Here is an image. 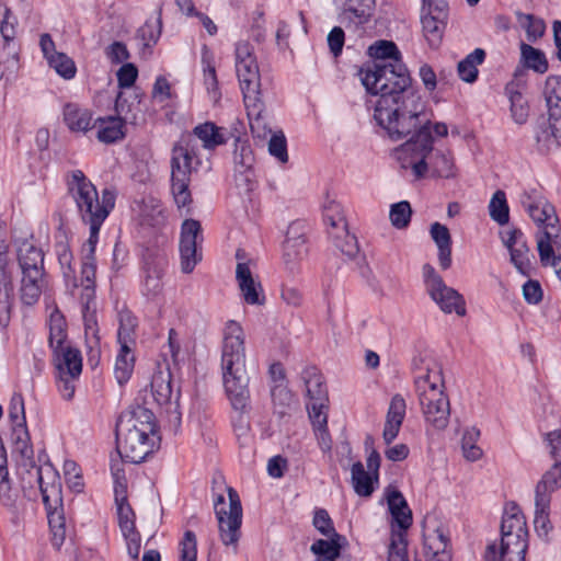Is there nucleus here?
Segmentation results:
<instances>
[{
	"label": "nucleus",
	"mask_w": 561,
	"mask_h": 561,
	"mask_svg": "<svg viewBox=\"0 0 561 561\" xmlns=\"http://www.w3.org/2000/svg\"><path fill=\"white\" fill-rule=\"evenodd\" d=\"M551 232L546 231L537 240V249L540 261L543 265H551L561 282V251L556 254L551 245Z\"/></svg>",
	"instance_id": "58836bf2"
},
{
	"label": "nucleus",
	"mask_w": 561,
	"mask_h": 561,
	"mask_svg": "<svg viewBox=\"0 0 561 561\" xmlns=\"http://www.w3.org/2000/svg\"><path fill=\"white\" fill-rule=\"evenodd\" d=\"M12 440L14 451L25 459H32L34 455L33 447L30 443V434L26 425L12 427Z\"/></svg>",
	"instance_id": "bf43d9fd"
},
{
	"label": "nucleus",
	"mask_w": 561,
	"mask_h": 561,
	"mask_svg": "<svg viewBox=\"0 0 561 561\" xmlns=\"http://www.w3.org/2000/svg\"><path fill=\"white\" fill-rule=\"evenodd\" d=\"M220 366L225 391L232 409L240 414L248 413L250 379L245 369V334L234 320H229L224 328Z\"/></svg>",
	"instance_id": "f03ea898"
},
{
	"label": "nucleus",
	"mask_w": 561,
	"mask_h": 561,
	"mask_svg": "<svg viewBox=\"0 0 561 561\" xmlns=\"http://www.w3.org/2000/svg\"><path fill=\"white\" fill-rule=\"evenodd\" d=\"M48 524L51 533V543L59 549L66 538V520L61 511L48 513Z\"/></svg>",
	"instance_id": "052dcab7"
},
{
	"label": "nucleus",
	"mask_w": 561,
	"mask_h": 561,
	"mask_svg": "<svg viewBox=\"0 0 561 561\" xmlns=\"http://www.w3.org/2000/svg\"><path fill=\"white\" fill-rule=\"evenodd\" d=\"M520 203L528 215L539 227L545 228L541 236L554 228L559 222L554 206L536 190L524 192L520 196Z\"/></svg>",
	"instance_id": "ddd939ff"
},
{
	"label": "nucleus",
	"mask_w": 561,
	"mask_h": 561,
	"mask_svg": "<svg viewBox=\"0 0 561 561\" xmlns=\"http://www.w3.org/2000/svg\"><path fill=\"white\" fill-rule=\"evenodd\" d=\"M198 164L196 144L192 136L182 137L173 145L170 160L171 193L179 209L192 203L191 176Z\"/></svg>",
	"instance_id": "0eeeda50"
},
{
	"label": "nucleus",
	"mask_w": 561,
	"mask_h": 561,
	"mask_svg": "<svg viewBox=\"0 0 561 561\" xmlns=\"http://www.w3.org/2000/svg\"><path fill=\"white\" fill-rule=\"evenodd\" d=\"M57 374L80 376L82 371V356L78 348L71 345L53 351Z\"/></svg>",
	"instance_id": "a878e982"
},
{
	"label": "nucleus",
	"mask_w": 561,
	"mask_h": 561,
	"mask_svg": "<svg viewBox=\"0 0 561 561\" xmlns=\"http://www.w3.org/2000/svg\"><path fill=\"white\" fill-rule=\"evenodd\" d=\"M167 262L162 257L147 260L144 267L141 291L148 298H156L162 293V277Z\"/></svg>",
	"instance_id": "412c9836"
},
{
	"label": "nucleus",
	"mask_w": 561,
	"mask_h": 561,
	"mask_svg": "<svg viewBox=\"0 0 561 561\" xmlns=\"http://www.w3.org/2000/svg\"><path fill=\"white\" fill-rule=\"evenodd\" d=\"M237 148L234 151V181L237 186L251 190L254 179L253 163L254 157L252 149L245 142H241L237 139Z\"/></svg>",
	"instance_id": "6ab92c4d"
},
{
	"label": "nucleus",
	"mask_w": 561,
	"mask_h": 561,
	"mask_svg": "<svg viewBox=\"0 0 561 561\" xmlns=\"http://www.w3.org/2000/svg\"><path fill=\"white\" fill-rule=\"evenodd\" d=\"M136 328V318L129 312H123L119 316V328L117 332V340L124 348L133 347L135 344L134 332Z\"/></svg>",
	"instance_id": "5fc2aeb1"
},
{
	"label": "nucleus",
	"mask_w": 561,
	"mask_h": 561,
	"mask_svg": "<svg viewBox=\"0 0 561 561\" xmlns=\"http://www.w3.org/2000/svg\"><path fill=\"white\" fill-rule=\"evenodd\" d=\"M360 80L367 92L378 95L374 118L392 140L410 137L397 149L402 169L413 176H425L424 154L431 151L428 121L423 118L424 103L413 89L403 62H374L360 69Z\"/></svg>",
	"instance_id": "f257e3e1"
},
{
	"label": "nucleus",
	"mask_w": 561,
	"mask_h": 561,
	"mask_svg": "<svg viewBox=\"0 0 561 561\" xmlns=\"http://www.w3.org/2000/svg\"><path fill=\"white\" fill-rule=\"evenodd\" d=\"M448 18V4L444 0H423L422 30L430 47L438 48L442 44Z\"/></svg>",
	"instance_id": "9d476101"
},
{
	"label": "nucleus",
	"mask_w": 561,
	"mask_h": 561,
	"mask_svg": "<svg viewBox=\"0 0 561 561\" xmlns=\"http://www.w3.org/2000/svg\"><path fill=\"white\" fill-rule=\"evenodd\" d=\"M489 215L497 225L504 226L510 221V207L506 194L502 190H497L491 197L489 203Z\"/></svg>",
	"instance_id": "3c124183"
},
{
	"label": "nucleus",
	"mask_w": 561,
	"mask_h": 561,
	"mask_svg": "<svg viewBox=\"0 0 561 561\" xmlns=\"http://www.w3.org/2000/svg\"><path fill=\"white\" fill-rule=\"evenodd\" d=\"M229 510L225 508L224 495H218L214 502L218 520L219 535L225 546H237L242 524V506L237 491L228 488Z\"/></svg>",
	"instance_id": "6e6552de"
},
{
	"label": "nucleus",
	"mask_w": 561,
	"mask_h": 561,
	"mask_svg": "<svg viewBox=\"0 0 561 561\" xmlns=\"http://www.w3.org/2000/svg\"><path fill=\"white\" fill-rule=\"evenodd\" d=\"M561 488V460H556V462L550 467L549 470L545 472L541 480L538 482L536 486L537 495H547V497L551 499V494Z\"/></svg>",
	"instance_id": "09e8293b"
},
{
	"label": "nucleus",
	"mask_w": 561,
	"mask_h": 561,
	"mask_svg": "<svg viewBox=\"0 0 561 561\" xmlns=\"http://www.w3.org/2000/svg\"><path fill=\"white\" fill-rule=\"evenodd\" d=\"M151 393L153 400L159 405L171 404L173 399L178 402L180 392L179 390L176 392L173 390L172 376L168 366L164 368L159 367L153 374L151 379Z\"/></svg>",
	"instance_id": "4be33fe9"
},
{
	"label": "nucleus",
	"mask_w": 561,
	"mask_h": 561,
	"mask_svg": "<svg viewBox=\"0 0 561 561\" xmlns=\"http://www.w3.org/2000/svg\"><path fill=\"white\" fill-rule=\"evenodd\" d=\"M236 70L243 93V101L261 100V77L252 46L240 42L236 46Z\"/></svg>",
	"instance_id": "1a4fd4ad"
},
{
	"label": "nucleus",
	"mask_w": 561,
	"mask_h": 561,
	"mask_svg": "<svg viewBox=\"0 0 561 561\" xmlns=\"http://www.w3.org/2000/svg\"><path fill=\"white\" fill-rule=\"evenodd\" d=\"M62 119L73 133H87L94 127L92 113L76 103H67L62 110Z\"/></svg>",
	"instance_id": "bb28decb"
},
{
	"label": "nucleus",
	"mask_w": 561,
	"mask_h": 561,
	"mask_svg": "<svg viewBox=\"0 0 561 561\" xmlns=\"http://www.w3.org/2000/svg\"><path fill=\"white\" fill-rule=\"evenodd\" d=\"M510 101L513 119L519 125L525 124L529 116V106L524 95L520 92H514Z\"/></svg>",
	"instance_id": "774afa93"
},
{
	"label": "nucleus",
	"mask_w": 561,
	"mask_h": 561,
	"mask_svg": "<svg viewBox=\"0 0 561 561\" xmlns=\"http://www.w3.org/2000/svg\"><path fill=\"white\" fill-rule=\"evenodd\" d=\"M244 105L253 136L259 139H265L268 135H272V128L264 112L262 100L245 102Z\"/></svg>",
	"instance_id": "c756f323"
},
{
	"label": "nucleus",
	"mask_w": 561,
	"mask_h": 561,
	"mask_svg": "<svg viewBox=\"0 0 561 561\" xmlns=\"http://www.w3.org/2000/svg\"><path fill=\"white\" fill-rule=\"evenodd\" d=\"M309 401H328V391L317 368L308 367L302 374Z\"/></svg>",
	"instance_id": "4c0bfd02"
},
{
	"label": "nucleus",
	"mask_w": 561,
	"mask_h": 561,
	"mask_svg": "<svg viewBox=\"0 0 561 561\" xmlns=\"http://www.w3.org/2000/svg\"><path fill=\"white\" fill-rule=\"evenodd\" d=\"M448 542V537L440 528H437L433 534L426 535L424 547L427 550V554H431L427 561H451V557L446 550Z\"/></svg>",
	"instance_id": "c9c22d12"
},
{
	"label": "nucleus",
	"mask_w": 561,
	"mask_h": 561,
	"mask_svg": "<svg viewBox=\"0 0 561 561\" xmlns=\"http://www.w3.org/2000/svg\"><path fill=\"white\" fill-rule=\"evenodd\" d=\"M68 191L76 203L81 220L90 227L91 243L98 242L100 228L115 206L114 193L103 190L100 199L96 187L81 170L71 172Z\"/></svg>",
	"instance_id": "7ed1b4c3"
},
{
	"label": "nucleus",
	"mask_w": 561,
	"mask_h": 561,
	"mask_svg": "<svg viewBox=\"0 0 561 561\" xmlns=\"http://www.w3.org/2000/svg\"><path fill=\"white\" fill-rule=\"evenodd\" d=\"M271 398L274 413L283 417L295 409V399L287 386H271Z\"/></svg>",
	"instance_id": "37998d69"
},
{
	"label": "nucleus",
	"mask_w": 561,
	"mask_h": 561,
	"mask_svg": "<svg viewBox=\"0 0 561 561\" xmlns=\"http://www.w3.org/2000/svg\"><path fill=\"white\" fill-rule=\"evenodd\" d=\"M118 525L123 536H133L136 531L135 513L128 502L115 503Z\"/></svg>",
	"instance_id": "e2e57ef3"
},
{
	"label": "nucleus",
	"mask_w": 561,
	"mask_h": 561,
	"mask_svg": "<svg viewBox=\"0 0 561 561\" xmlns=\"http://www.w3.org/2000/svg\"><path fill=\"white\" fill-rule=\"evenodd\" d=\"M427 170L430 167L435 175L439 178L449 179L455 175L454 159L449 151L436 149L427 156Z\"/></svg>",
	"instance_id": "a19ab883"
},
{
	"label": "nucleus",
	"mask_w": 561,
	"mask_h": 561,
	"mask_svg": "<svg viewBox=\"0 0 561 561\" xmlns=\"http://www.w3.org/2000/svg\"><path fill=\"white\" fill-rule=\"evenodd\" d=\"M351 474L355 493L359 496H370L375 490L374 482H377L375 476L366 471L360 461L353 463Z\"/></svg>",
	"instance_id": "ea45409f"
},
{
	"label": "nucleus",
	"mask_w": 561,
	"mask_h": 561,
	"mask_svg": "<svg viewBox=\"0 0 561 561\" xmlns=\"http://www.w3.org/2000/svg\"><path fill=\"white\" fill-rule=\"evenodd\" d=\"M427 293L443 312H455L460 317L466 314L463 297L456 289L447 286L445 282L431 288Z\"/></svg>",
	"instance_id": "aec40b11"
},
{
	"label": "nucleus",
	"mask_w": 561,
	"mask_h": 561,
	"mask_svg": "<svg viewBox=\"0 0 561 561\" xmlns=\"http://www.w3.org/2000/svg\"><path fill=\"white\" fill-rule=\"evenodd\" d=\"M345 542V537L334 534L331 539H318L311 547V552L316 556L314 561H336L340 557L341 549Z\"/></svg>",
	"instance_id": "2f4dec72"
},
{
	"label": "nucleus",
	"mask_w": 561,
	"mask_h": 561,
	"mask_svg": "<svg viewBox=\"0 0 561 561\" xmlns=\"http://www.w3.org/2000/svg\"><path fill=\"white\" fill-rule=\"evenodd\" d=\"M98 242L91 243V239H88L87 242L83 244L82 252L83 257L81 262V272H80V284L79 286L82 287L81 293V300H85V308L88 309L89 304L93 301L94 295H95V272H96V265H95V247Z\"/></svg>",
	"instance_id": "f3484780"
},
{
	"label": "nucleus",
	"mask_w": 561,
	"mask_h": 561,
	"mask_svg": "<svg viewBox=\"0 0 561 561\" xmlns=\"http://www.w3.org/2000/svg\"><path fill=\"white\" fill-rule=\"evenodd\" d=\"M140 225L150 228H162L167 222L165 210L161 203L154 198L142 202L139 213Z\"/></svg>",
	"instance_id": "473e14b6"
},
{
	"label": "nucleus",
	"mask_w": 561,
	"mask_h": 561,
	"mask_svg": "<svg viewBox=\"0 0 561 561\" xmlns=\"http://www.w3.org/2000/svg\"><path fill=\"white\" fill-rule=\"evenodd\" d=\"M528 547V528L526 518L518 506L505 507L501 522L500 545H489L486 561H525Z\"/></svg>",
	"instance_id": "423d86ee"
},
{
	"label": "nucleus",
	"mask_w": 561,
	"mask_h": 561,
	"mask_svg": "<svg viewBox=\"0 0 561 561\" xmlns=\"http://www.w3.org/2000/svg\"><path fill=\"white\" fill-rule=\"evenodd\" d=\"M516 18L519 25L526 31L528 41L535 42L543 35L545 23L542 20L522 12H517Z\"/></svg>",
	"instance_id": "13d9d810"
},
{
	"label": "nucleus",
	"mask_w": 561,
	"mask_h": 561,
	"mask_svg": "<svg viewBox=\"0 0 561 561\" xmlns=\"http://www.w3.org/2000/svg\"><path fill=\"white\" fill-rule=\"evenodd\" d=\"M407 404L401 394H394L391 398L386 416L382 437L386 444L392 443L399 434L402 422L405 416Z\"/></svg>",
	"instance_id": "b1692460"
},
{
	"label": "nucleus",
	"mask_w": 561,
	"mask_h": 561,
	"mask_svg": "<svg viewBox=\"0 0 561 561\" xmlns=\"http://www.w3.org/2000/svg\"><path fill=\"white\" fill-rule=\"evenodd\" d=\"M267 149L270 154L277 159L278 162L284 164L288 161L287 141L282 130L271 135Z\"/></svg>",
	"instance_id": "69168bd1"
},
{
	"label": "nucleus",
	"mask_w": 561,
	"mask_h": 561,
	"mask_svg": "<svg viewBox=\"0 0 561 561\" xmlns=\"http://www.w3.org/2000/svg\"><path fill=\"white\" fill-rule=\"evenodd\" d=\"M520 55L522 60L527 68L541 75L548 71V60L543 51H541L540 49L535 48L531 45L522 43Z\"/></svg>",
	"instance_id": "8fccbe9b"
},
{
	"label": "nucleus",
	"mask_w": 561,
	"mask_h": 561,
	"mask_svg": "<svg viewBox=\"0 0 561 561\" xmlns=\"http://www.w3.org/2000/svg\"><path fill=\"white\" fill-rule=\"evenodd\" d=\"M388 508L397 526L407 530L412 525V511L410 510L403 494L397 490H387Z\"/></svg>",
	"instance_id": "cd10ccee"
},
{
	"label": "nucleus",
	"mask_w": 561,
	"mask_h": 561,
	"mask_svg": "<svg viewBox=\"0 0 561 561\" xmlns=\"http://www.w3.org/2000/svg\"><path fill=\"white\" fill-rule=\"evenodd\" d=\"M479 437L480 431L476 427L467 428L463 432L461 438V450L463 457L469 461L479 460L483 455L482 449L477 445Z\"/></svg>",
	"instance_id": "864d4df0"
},
{
	"label": "nucleus",
	"mask_w": 561,
	"mask_h": 561,
	"mask_svg": "<svg viewBox=\"0 0 561 561\" xmlns=\"http://www.w3.org/2000/svg\"><path fill=\"white\" fill-rule=\"evenodd\" d=\"M551 499L547 495H537L535 500L536 511L534 525L537 534L540 537H547L552 529V524L549 518Z\"/></svg>",
	"instance_id": "c03bdc74"
},
{
	"label": "nucleus",
	"mask_w": 561,
	"mask_h": 561,
	"mask_svg": "<svg viewBox=\"0 0 561 561\" xmlns=\"http://www.w3.org/2000/svg\"><path fill=\"white\" fill-rule=\"evenodd\" d=\"M135 357L131 347L124 348L121 346L119 353L116 357L114 374L118 383H125L131 376L134 370Z\"/></svg>",
	"instance_id": "603ef678"
},
{
	"label": "nucleus",
	"mask_w": 561,
	"mask_h": 561,
	"mask_svg": "<svg viewBox=\"0 0 561 561\" xmlns=\"http://www.w3.org/2000/svg\"><path fill=\"white\" fill-rule=\"evenodd\" d=\"M20 46L15 41L3 42L0 51V64L4 66V70L14 73L19 69Z\"/></svg>",
	"instance_id": "680f3d73"
},
{
	"label": "nucleus",
	"mask_w": 561,
	"mask_h": 561,
	"mask_svg": "<svg viewBox=\"0 0 561 561\" xmlns=\"http://www.w3.org/2000/svg\"><path fill=\"white\" fill-rule=\"evenodd\" d=\"M56 254L67 286L71 289L78 288L79 285L76 277V270L72 266L73 255L69 245L65 242L57 243Z\"/></svg>",
	"instance_id": "a18cd8bd"
},
{
	"label": "nucleus",
	"mask_w": 561,
	"mask_h": 561,
	"mask_svg": "<svg viewBox=\"0 0 561 561\" xmlns=\"http://www.w3.org/2000/svg\"><path fill=\"white\" fill-rule=\"evenodd\" d=\"M485 51L482 48H476L465 59L459 61L457 71L459 78L468 83H472L478 78V66L483 64Z\"/></svg>",
	"instance_id": "79ce46f5"
},
{
	"label": "nucleus",
	"mask_w": 561,
	"mask_h": 561,
	"mask_svg": "<svg viewBox=\"0 0 561 561\" xmlns=\"http://www.w3.org/2000/svg\"><path fill=\"white\" fill-rule=\"evenodd\" d=\"M430 234L438 249V262L442 270L451 265V236L449 229L439 222L431 225Z\"/></svg>",
	"instance_id": "7c9ffc66"
},
{
	"label": "nucleus",
	"mask_w": 561,
	"mask_h": 561,
	"mask_svg": "<svg viewBox=\"0 0 561 561\" xmlns=\"http://www.w3.org/2000/svg\"><path fill=\"white\" fill-rule=\"evenodd\" d=\"M203 241L202 226L199 221L186 219L181 227L180 256L181 270L183 273L193 272L196 264L202 260V252L197 247Z\"/></svg>",
	"instance_id": "9b49d317"
},
{
	"label": "nucleus",
	"mask_w": 561,
	"mask_h": 561,
	"mask_svg": "<svg viewBox=\"0 0 561 561\" xmlns=\"http://www.w3.org/2000/svg\"><path fill=\"white\" fill-rule=\"evenodd\" d=\"M49 346L53 351L69 346L66 332V320L59 311H54L49 317Z\"/></svg>",
	"instance_id": "49530a36"
},
{
	"label": "nucleus",
	"mask_w": 561,
	"mask_h": 561,
	"mask_svg": "<svg viewBox=\"0 0 561 561\" xmlns=\"http://www.w3.org/2000/svg\"><path fill=\"white\" fill-rule=\"evenodd\" d=\"M236 279L244 301L249 305H263L265 296L261 282L252 273V261L247 260L244 251L240 249L236 252Z\"/></svg>",
	"instance_id": "f8f14e48"
},
{
	"label": "nucleus",
	"mask_w": 561,
	"mask_h": 561,
	"mask_svg": "<svg viewBox=\"0 0 561 561\" xmlns=\"http://www.w3.org/2000/svg\"><path fill=\"white\" fill-rule=\"evenodd\" d=\"M412 217V208L408 201H401L390 206L389 219L397 229H404L409 226Z\"/></svg>",
	"instance_id": "4d7b16f0"
},
{
	"label": "nucleus",
	"mask_w": 561,
	"mask_h": 561,
	"mask_svg": "<svg viewBox=\"0 0 561 561\" xmlns=\"http://www.w3.org/2000/svg\"><path fill=\"white\" fill-rule=\"evenodd\" d=\"M503 242L510 251L511 262L523 275H529L531 270V257L529 248L524 239V233L519 229H512L502 236Z\"/></svg>",
	"instance_id": "2eb2a0df"
},
{
	"label": "nucleus",
	"mask_w": 561,
	"mask_h": 561,
	"mask_svg": "<svg viewBox=\"0 0 561 561\" xmlns=\"http://www.w3.org/2000/svg\"><path fill=\"white\" fill-rule=\"evenodd\" d=\"M193 134L203 142V147L207 150H213L227 141L222 128L210 122L197 125L193 129Z\"/></svg>",
	"instance_id": "e433bc0d"
},
{
	"label": "nucleus",
	"mask_w": 561,
	"mask_h": 561,
	"mask_svg": "<svg viewBox=\"0 0 561 561\" xmlns=\"http://www.w3.org/2000/svg\"><path fill=\"white\" fill-rule=\"evenodd\" d=\"M328 401H309L307 409L313 431L319 439L322 450L331 449V438L328 431Z\"/></svg>",
	"instance_id": "5701e85b"
},
{
	"label": "nucleus",
	"mask_w": 561,
	"mask_h": 561,
	"mask_svg": "<svg viewBox=\"0 0 561 561\" xmlns=\"http://www.w3.org/2000/svg\"><path fill=\"white\" fill-rule=\"evenodd\" d=\"M307 254L308 247L301 228L298 225L289 226L283 245V259L286 267L294 272Z\"/></svg>",
	"instance_id": "a211bd4d"
},
{
	"label": "nucleus",
	"mask_w": 561,
	"mask_h": 561,
	"mask_svg": "<svg viewBox=\"0 0 561 561\" xmlns=\"http://www.w3.org/2000/svg\"><path fill=\"white\" fill-rule=\"evenodd\" d=\"M0 8H2L0 21L1 38L3 42L15 41L18 20L5 4H0Z\"/></svg>",
	"instance_id": "338daca9"
},
{
	"label": "nucleus",
	"mask_w": 561,
	"mask_h": 561,
	"mask_svg": "<svg viewBox=\"0 0 561 561\" xmlns=\"http://www.w3.org/2000/svg\"><path fill=\"white\" fill-rule=\"evenodd\" d=\"M545 96L549 110V129L557 144L561 142V77L549 76Z\"/></svg>",
	"instance_id": "4468645a"
},
{
	"label": "nucleus",
	"mask_w": 561,
	"mask_h": 561,
	"mask_svg": "<svg viewBox=\"0 0 561 561\" xmlns=\"http://www.w3.org/2000/svg\"><path fill=\"white\" fill-rule=\"evenodd\" d=\"M368 54L375 62H402L397 45L391 41L380 39L368 47Z\"/></svg>",
	"instance_id": "de8ad7c7"
},
{
	"label": "nucleus",
	"mask_w": 561,
	"mask_h": 561,
	"mask_svg": "<svg viewBox=\"0 0 561 561\" xmlns=\"http://www.w3.org/2000/svg\"><path fill=\"white\" fill-rule=\"evenodd\" d=\"M123 422L117 424V453L122 460L139 463L152 454L160 444L151 411L141 409L136 412L122 428Z\"/></svg>",
	"instance_id": "20e7f679"
},
{
	"label": "nucleus",
	"mask_w": 561,
	"mask_h": 561,
	"mask_svg": "<svg viewBox=\"0 0 561 561\" xmlns=\"http://www.w3.org/2000/svg\"><path fill=\"white\" fill-rule=\"evenodd\" d=\"M141 94L137 89L130 92H119L115 101L117 117L125 124H136L137 115L140 113Z\"/></svg>",
	"instance_id": "c85d7f7f"
},
{
	"label": "nucleus",
	"mask_w": 561,
	"mask_h": 561,
	"mask_svg": "<svg viewBox=\"0 0 561 561\" xmlns=\"http://www.w3.org/2000/svg\"><path fill=\"white\" fill-rule=\"evenodd\" d=\"M46 287L45 275H22L20 287V299L25 306H34L44 288Z\"/></svg>",
	"instance_id": "72a5a7b5"
},
{
	"label": "nucleus",
	"mask_w": 561,
	"mask_h": 561,
	"mask_svg": "<svg viewBox=\"0 0 561 561\" xmlns=\"http://www.w3.org/2000/svg\"><path fill=\"white\" fill-rule=\"evenodd\" d=\"M98 124V139L101 142L111 144L122 139L125 136V123L117 116L100 117L94 122Z\"/></svg>",
	"instance_id": "f704fd0d"
},
{
	"label": "nucleus",
	"mask_w": 561,
	"mask_h": 561,
	"mask_svg": "<svg viewBox=\"0 0 561 561\" xmlns=\"http://www.w3.org/2000/svg\"><path fill=\"white\" fill-rule=\"evenodd\" d=\"M425 370V374H420L415 379L419 402L425 422L442 431L447 427L450 416V403L444 392L442 368L433 362L426 365Z\"/></svg>",
	"instance_id": "39448f33"
},
{
	"label": "nucleus",
	"mask_w": 561,
	"mask_h": 561,
	"mask_svg": "<svg viewBox=\"0 0 561 561\" xmlns=\"http://www.w3.org/2000/svg\"><path fill=\"white\" fill-rule=\"evenodd\" d=\"M330 225L329 236L335 248L348 259H355L359 252L356 237L347 230L345 217L336 213V216H327Z\"/></svg>",
	"instance_id": "dca6fc26"
},
{
	"label": "nucleus",
	"mask_w": 561,
	"mask_h": 561,
	"mask_svg": "<svg viewBox=\"0 0 561 561\" xmlns=\"http://www.w3.org/2000/svg\"><path fill=\"white\" fill-rule=\"evenodd\" d=\"M18 262L22 275H45L44 254L33 243L24 241L18 249Z\"/></svg>",
	"instance_id": "393cba45"
},
{
	"label": "nucleus",
	"mask_w": 561,
	"mask_h": 561,
	"mask_svg": "<svg viewBox=\"0 0 561 561\" xmlns=\"http://www.w3.org/2000/svg\"><path fill=\"white\" fill-rule=\"evenodd\" d=\"M344 11L350 12L360 22H365L371 15L375 0H341Z\"/></svg>",
	"instance_id": "0e129e2a"
},
{
	"label": "nucleus",
	"mask_w": 561,
	"mask_h": 561,
	"mask_svg": "<svg viewBox=\"0 0 561 561\" xmlns=\"http://www.w3.org/2000/svg\"><path fill=\"white\" fill-rule=\"evenodd\" d=\"M49 66L64 79H72L76 76L77 68L73 60L64 53L53 51L47 60Z\"/></svg>",
	"instance_id": "6e6d98bb"
}]
</instances>
